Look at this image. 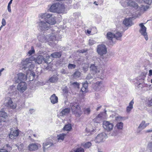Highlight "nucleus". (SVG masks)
Returning <instances> with one entry per match:
<instances>
[{
    "instance_id": "2eb2a0df",
    "label": "nucleus",
    "mask_w": 152,
    "mask_h": 152,
    "mask_svg": "<svg viewBox=\"0 0 152 152\" xmlns=\"http://www.w3.org/2000/svg\"><path fill=\"white\" fill-rule=\"evenodd\" d=\"M106 111L104 112L101 113L94 119V120L96 123H100L103 119H105L106 117Z\"/></svg>"
},
{
    "instance_id": "4c0bfd02",
    "label": "nucleus",
    "mask_w": 152,
    "mask_h": 152,
    "mask_svg": "<svg viewBox=\"0 0 152 152\" xmlns=\"http://www.w3.org/2000/svg\"><path fill=\"white\" fill-rule=\"evenodd\" d=\"M75 65L71 64H69L68 66V68L69 69H72L75 68Z\"/></svg>"
},
{
    "instance_id": "473e14b6",
    "label": "nucleus",
    "mask_w": 152,
    "mask_h": 152,
    "mask_svg": "<svg viewBox=\"0 0 152 152\" xmlns=\"http://www.w3.org/2000/svg\"><path fill=\"white\" fill-rule=\"evenodd\" d=\"M83 111L85 114L88 115L90 114L91 110L90 108H86L84 109Z\"/></svg>"
},
{
    "instance_id": "4468645a",
    "label": "nucleus",
    "mask_w": 152,
    "mask_h": 152,
    "mask_svg": "<svg viewBox=\"0 0 152 152\" xmlns=\"http://www.w3.org/2000/svg\"><path fill=\"white\" fill-rule=\"evenodd\" d=\"M139 26L140 27L139 31L142 35H143L146 40L148 39L147 33L146 32V28L144 25L143 23H140Z\"/></svg>"
},
{
    "instance_id": "2f4dec72",
    "label": "nucleus",
    "mask_w": 152,
    "mask_h": 152,
    "mask_svg": "<svg viewBox=\"0 0 152 152\" xmlns=\"http://www.w3.org/2000/svg\"><path fill=\"white\" fill-rule=\"evenodd\" d=\"M63 130L67 131H70L72 129L71 124H68L66 125L63 128Z\"/></svg>"
},
{
    "instance_id": "c9c22d12",
    "label": "nucleus",
    "mask_w": 152,
    "mask_h": 152,
    "mask_svg": "<svg viewBox=\"0 0 152 152\" xmlns=\"http://www.w3.org/2000/svg\"><path fill=\"white\" fill-rule=\"evenodd\" d=\"M81 73L78 71H75L73 74V76L76 78H78L80 76Z\"/></svg>"
},
{
    "instance_id": "f8f14e48",
    "label": "nucleus",
    "mask_w": 152,
    "mask_h": 152,
    "mask_svg": "<svg viewBox=\"0 0 152 152\" xmlns=\"http://www.w3.org/2000/svg\"><path fill=\"white\" fill-rule=\"evenodd\" d=\"M97 51L98 53L101 56L107 53V49L104 45H100L97 46Z\"/></svg>"
},
{
    "instance_id": "69168bd1",
    "label": "nucleus",
    "mask_w": 152,
    "mask_h": 152,
    "mask_svg": "<svg viewBox=\"0 0 152 152\" xmlns=\"http://www.w3.org/2000/svg\"><path fill=\"white\" fill-rule=\"evenodd\" d=\"M102 107V106H100L99 107H98L96 109V110L98 111L99 109H100Z\"/></svg>"
},
{
    "instance_id": "338daca9",
    "label": "nucleus",
    "mask_w": 152,
    "mask_h": 152,
    "mask_svg": "<svg viewBox=\"0 0 152 152\" xmlns=\"http://www.w3.org/2000/svg\"><path fill=\"white\" fill-rule=\"evenodd\" d=\"M147 132H152V129H149V130H148L147 131Z\"/></svg>"
},
{
    "instance_id": "5fc2aeb1",
    "label": "nucleus",
    "mask_w": 152,
    "mask_h": 152,
    "mask_svg": "<svg viewBox=\"0 0 152 152\" xmlns=\"http://www.w3.org/2000/svg\"><path fill=\"white\" fill-rule=\"evenodd\" d=\"M87 51V50H81L79 51V52L80 53H83L86 52Z\"/></svg>"
},
{
    "instance_id": "13d9d810",
    "label": "nucleus",
    "mask_w": 152,
    "mask_h": 152,
    "mask_svg": "<svg viewBox=\"0 0 152 152\" xmlns=\"http://www.w3.org/2000/svg\"><path fill=\"white\" fill-rule=\"evenodd\" d=\"M33 132L31 130H28L27 131V133L28 134H29L30 135H31V134H33Z\"/></svg>"
},
{
    "instance_id": "a19ab883",
    "label": "nucleus",
    "mask_w": 152,
    "mask_h": 152,
    "mask_svg": "<svg viewBox=\"0 0 152 152\" xmlns=\"http://www.w3.org/2000/svg\"><path fill=\"white\" fill-rule=\"evenodd\" d=\"M35 51L34 49V48L33 47H32L31 48V50H30L28 52V54L31 55L32 54L34 53Z\"/></svg>"
},
{
    "instance_id": "a211bd4d",
    "label": "nucleus",
    "mask_w": 152,
    "mask_h": 152,
    "mask_svg": "<svg viewBox=\"0 0 152 152\" xmlns=\"http://www.w3.org/2000/svg\"><path fill=\"white\" fill-rule=\"evenodd\" d=\"M19 130L18 129L14 130L13 128L11 129V131L9 134V137L11 139H13L17 137L19 135Z\"/></svg>"
},
{
    "instance_id": "20e7f679",
    "label": "nucleus",
    "mask_w": 152,
    "mask_h": 152,
    "mask_svg": "<svg viewBox=\"0 0 152 152\" xmlns=\"http://www.w3.org/2000/svg\"><path fill=\"white\" fill-rule=\"evenodd\" d=\"M121 5L124 7H126V6H129L134 8L137 10H139L140 9L137 4L132 0L128 1L126 2L124 1L123 0H122L121 1Z\"/></svg>"
},
{
    "instance_id": "393cba45",
    "label": "nucleus",
    "mask_w": 152,
    "mask_h": 152,
    "mask_svg": "<svg viewBox=\"0 0 152 152\" xmlns=\"http://www.w3.org/2000/svg\"><path fill=\"white\" fill-rule=\"evenodd\" d=\"M134 102L133 100H132L129 103V105L126 107V111L127 112L129 113L133 108V104Z\"/></svg>"
},
{
    "instance_id": "f257e3e1",
    "label": "nucleus",
    "mask_w": 152,
    "mask_h": 152,
    "mask_svg": "<svg viewBox=\"0 0 152 152\" xmlns=\"http://www.w3.org/2000/svg\"><path fill=\"white\" fill-rule=\"evenodd\" d=\"M33 61H34L36 63L38 64H42L43 61H44L45 63H48L47 60L45 59L43 56L39 55L36 58H35L33 56H31L29 58H26L25 61H23V64L25 66L28 65L31 67L34 68V65L32 63Z\"/></svg>"
},
{
    "instance_id": "7ed1b4c3",
    "label": "nucleus",
    "mask_w": 152,
    "mask_h": 152,
    "mask_svg": "<svg viewBox=\"0 0 152 152\" xmlns=\"http://www.w3.org/2000/svg\"><path fill=\"white\" fill-rule=\"evenodd\" d=\"M71 109L73 113L77 117H80L82 113L80 107L77 103H71L70 104Z\"/></svg>"
},
{
    "instance_id": "aec40b11",
    "label": "nucleus",
    "mask_w": 152,
    "mask_h": 152,
    "mask_svg": "<svg viewBox=\"0 0 152 152\" xmlns=\"http://www.w3.org/2000/svg\"><path fill=\"white\" fill-rule=\"evenodd\" d=\"M57 8V12L63 13L64 12L65 7L63 4L58 3Z\"/></svg>"
},
{
    "instance_id": "c85d7f7f",
    "label": "nucleus",
    "mask_w": 152,
    "mask_h": 152,
    "mask_svg": "<svg viewBox=\"0 0 152 152\" xmlns=\"http://www.w3.org/2000/svg\"><path fill=\"white\" fill-rule=\"evenodd\" d=\"M58 79L56 75H53L49 79L48 81L49 82L52 83H55L57 82Z\"/></svg>"
},
{
    "instance_id": "864d4df0",
    "label": "nucleus",
    "mask_w": 152,
    "mask_h": 152,
    "mask_svg": "<svg viewBox=\"0 0 152 152\" xmlns=\"http://www.w3.org/2000/svg\"><path fill=\"white\" fill-rule=\"evenodd\" d=\"M149 8V6H144L143 7V9H144L145 11L147 10Z\"/></svg>"
},
{
    "instance_id": "423d86ee",
    "label": "nucleus",
    "mask_w": 152,
    "mask_h": 152,
    "mask_svg": "<svg viewBox=\"0 0 152 152\" xmlns=\"http://www.w3.org/2000/svg\"><path fill=\"white\" fill-rule=\"evenodd\" d=\"M104 66V65L101 63H100V64L98 66H95L94 64H91L90 67V70L91 73L93 74H94L98 72H99L100 71L102 70V67Z\"/></svg>"
},
{
    "instance_id": "bf43d9fd",
    "label": "nucleus",
    "mask_w": 152,
    "mask_h": 152,
    "mask_svg": "<svg viewBox=\"0 0 152 152\" xmlns=\"http://www.w3.org/2000/svg\"><path fill=\"white\" fill-rule=\"evenodd\" d=\"M98 88H99L100 86H103L102 82H98Z\"/></svg>"
},
{
    "instance_id": "e2e57ef3",
    "label": "nucleus",
    "mask_w": 152,
    "mask_h": 152,
    "mask_svg": "<svg viewBox=\"0 0 152 152\" xmlns=\"http://www.w3.org/2000/svg\"><path fill=\"white\" fill-rule=\"evenodd\" d=\"M0 152H8L6 150H2L0 151Z\"/></svg>"
},
{
    "instance_id": "37998d69",
    "label": "nucleus",
    "mask_w": 152,
    "mask_h": 152,
    "mask_svg": "<svg viewBox=\"0 0 152 152\" xmlns=\"http://www.w3.org/2000/svg\"><path fill=\"white\" fill-rule=\"evenodd\" d=\"M75 152H84V150L82 148H77L75 151Z\"/></svg>"
},
{
    "instance_id": "1a4fd4ad",
    "label": "nucleus",
    "mask_w": 152,
    "mask_h": 152,
    "mask_svg": "<svg viewBox=\"0 0 152 152\" xmlns=\"http://www.w3.org/2000/svg\"><path fill=\"white\" fill-rule=\"evenodd\" d=\"M38 29L39 30L43 31L48 30L50 27L49 24L46 21L41 20L38 23Z\"/></svg>"
},
{
    "instance_id": "9b49d317",
    "label": "nucleus",
    "mask_w": 152,
    "mask_h": 152,
    "mask_svg": "<svg viewBox=\"0 0 152 152\" xmlns=\"http://www.w3.org/2000/svg\"><path fill=\"white\" fill-rule=\"evenodd\" d=\"M23 68H24L25 69H28V71H26V74L27 75V77L28 76H29L30 77V79L31 78V77H32V80L34 78V77L35 75V73L34 72L31 71V70L33 68H32L30 66H29L28 65H24L23 64Z\"/></svg>"
},
{
    "instance_id": "9d476101",
    "label": "nucleus",
    "mask_w": 152,
    "mask_h": 152,
    "mask_svg": "<svg viewBox=\"0 0 152 152\" xmlns=\"http://www.w3.org/2000/svg\"><path fill=\"white\" fill-rule=\"evenodd\" d=\"M53 141L50 139H47L43 144V151H45L50 148L54 146V144Z\"/></svg>"
},
{
    "instance_id": "a18cd8bd",
    "label": "nucleus",
    "mask_w": 152,
    "mask_h": 152,
    "mask_svg": "<svg viewBox=\"0 0 152 152\" xmlns=\"http://www.w3.org/2000/svg\"><path fill=\"white\" fill-rule=\"evenodd\" d=\"M96 43V41L94 40L91 39H89V44L90 45H92Z\"/></svg>"
},
{
    "instance_id": "39448f33",
    "label": "nucleus",
    "mask_w": 152,
    "mask_h": 152,
    "mask_svg": "<svg viewBox=\"0 0 152 152\" xmlns=\"http://www.w3.org/2000/svg\"><path fill=\"white\" fill-rule=\"evenodd\" d=\"M4 104L7 107L12 109H15L17 106L16 104L12 101L11 98L9 97L5 98Z\"/></svg>"
},
{
    "instance_id": "0e129e2a",
    "label": "nucleus",
    "mask_w": 152,
    "mask_h": 152,
    "mask_svg": "<svg viewBox=\"0 0 152 152\" xmlns=\"http://www.w3.org/2000/svg\"><path fill=\"white\" fill-rule=\"evenodd\" d=\"M4 68H2L0 70V76L1 75V72L4 70Z\"/></svg>"
},
{
    "instance_id": "c756f323",
    "label": "nucleus",
    "mask_w": 152,
    "mask_h": 152,
    "mask_svg": "<svg viewBox=\"0 0 152 152\" xmlns=\"http://www.w3.org/2000/svg\"><path fill=\"white\" fill-rule=\"evenodd\" d=\"M114 35L115 37V39H116V40H120L122 36V34L120 32H117Z\"/></svg>"
},
{
    "instance_id": "f704fd0d",
    "label": "nucleus",
    "mask_w": 152,
    "mask_h": 152,
    "mask_svg": "<svg viewBox=\"0 0 152 152\" xmlns=\"http://www.w3.org/2000/svg\"><path fill=\"white\" fill-rule=\"evenodd\" d=\"M146 126H147V125H145V121H143L139 126L138 128L140 129H143Z\"/></svg>"
},
{
    "instance_id": "de8ad7c7",
    "label": "nucleus",
    "mask_w": 152,
    "mask_h": 152,
    "mask_svg": "<svg viewBox=\"0 0 152 152\" xmlns=\"http://www.w3.org/2000/svg\"><path fill=\"white\" fill-rule=\"evenodd\" d=\"M144 2L149 5H150L152 2V0H144Z\"/></svg>"
},
{
    "instance_id": "c03bdc74",
    "label": "nucleus",
    "mask_w": 152,
    "mask_h": 152,
    "mask_svg": "<svg viewBox=\"0 0 152 152\" xmlns=\"http://www.w3.org/2000/svg\"><path fill=\"white\" fill-rule=\"evenodd\" d=\"M56 37L54 36L50 35L49 36V40L51 41H54L55 40Z\"/></svg>"
},
{
    "instance_id": "6ab92c4d",
    "label": "nucleus",
    "mask_w": 152,
    "mask_h": 152,
    "mask_svg": "<svg viewBox=\"0 0 152 152\" xmlns=\"http://www.w3.org/2000/svg\"><path fill=\"white\" fill-rule=\"evenodd\" d=\"M132 18H126L123 21V24L126 26H131L133 24L132 21Z\"/></svg>"
},
{
    "instance_id": "dca6fc26",
    "label": "nucleus",
    "mask_w": 152,
    "mask_h": 152,
    "mask_svg": "<svg viewBox=\"0 0 152 152\" xmlns=\"http://www.w3.org/2000/svg\"><path fill=\"white\" fill-rule=\"evenodd\" d=\"M113 124L109 121H104L103 123V128L107 132L110 131L113 129Z\"/></svg>"
},
{
    "instance_id": "5701e85b",
    "label": "nucleus",
    "mask_w": 152,
    "mask_h": 152,
    "mask_svg": "<svg viewBox=\"0 0 152 152\" xmlns=\"http://www.w3.org/2000/svg\"><path fill=\"white\" fill-rule=\"evenodd\" d=\"M50 99L51 102L53 104L57 103L58 102V97L55 94H53L51 96Z\"/></svg>"
},
{
    "instance_id": "f03ea898",
    "label": "nucleus",
    "mask_w": 152,
    "mask_h": 152,
    "mask_svg": "<svg viewBox=\"0 0 152 152\" xmlns=\"http://www.w3.org/2000/svg\"><path fill=\"white\" fill-rule=\"evenodd\" d=\"M40 17L42 19L46 21L47 23L49 24V26L50 25H53L56 23L54 16H53L52 14L47 13H44L42 14Z\"/></svg>"
},
{
    "instance_id": "412c9836",
    "label": "nucleus",
    "mask_w": 152,
    "mask_h": 152,
    "mask_svg": "<svg viewBox=\"0 0 152 152\" xmlns=\"http://www.w3.org/2000/svg\"><path fill=\"white\" fill-rule=\"evenodd\" d=\"M38 146L37 143H33L28 146V149L30 151H35L38 149Z\"/></svg>"
},
{
    "instance_id": "09e8293b",
    "label": "nucleus",
    "mask_w": 152,
    "mask_h": 152,
    "mask_svg": "<svg viewBox=\"0 0 152 152\" xmlns=\"http://www.w3.org/2000/svg\"><path fill=\"white\" fill-rule=\"evenodd\" d=\"M1 23L2 24V25L1 26H2V27L3 26H5L6 25V23L5 20L3 18L2 19Z\"/></svg>"
},
{
    "instance_id": "e433bc0d",
    "label": "nucleus",
    "mask_w": 152,
    "mask_h": 152,
    "mask_svg": "<svg viewBox=\"0 0 152 152\" xmlns=\"http://www.w3.org/2000/svg\"><path fill=\"white\" fill-rule=\"evenodd\" d=\"M116 126L118 129H122L123 127V124L122 122L118 123L117 124Z\"/></svg>"
},
{
    "instance_id": "ddd939ff",
    "label": "nucleus",
    "mask_w": 152,
    "mask_h": 152,
    "mask_svg": "<svg viewBox=\"0 0 152 152\" xmlns=\"http://www.w3.org/2000/svg\"><path fill=\"white\" fill-rule=\"evenodd\" d=\"M107 136L105 133L102 132L97 135L96 137L95 141L99 143L104 141L107 138Z\"/></svg>"
},
{
    "instance_id": "b1692460",
    "label": "nucleus",
    "mask_w": 152,
    "mask_h": 152,
    "mask_svg": "<svg viewBox=\"0 0 152 152\" xmlns=\"http://www.w3.org/2000/svg\"><path fill=\"white\" fill-rule=\"evenodd\" d=\"M58 3H56L52 5L50 8V10L52 12H57V8Z\"/></svg>"
},
{
    "instance_id": "603ef678",
    "label": "nucleus",
    "mask_w": 152,
    "mask_h": 152,
    "mask_svg": "<svg viewBox=\"0 0 152 152\" xmlns=\"http://www.w3.org/2000/svg\"><path fill=\"white\" fill-rule=\"evenodd\" d=\"M7 10L8 11L11 12V4H8L7 6Z\"/></svg>"
},
{
    "instance_id": "ea45409f",
    "label": "nucleus",
    "mask_w": 152,
    "mask_h": 152,
    "mask_svg": "<svg viewBox=\"0 0 152 152\" xmlns=\"http://www.w3.org/2000/svg\"><path fill=\"white\" fill-rule=\"evenodd\" d=\"M71 85H72L74 86L75 87H77L78 88L79 86V83H77V82H75L73 83H70Z\"/></svg>"
},
{
    "instance_id": "7c9ffc66",
    "label": "nucleus",
    "mask_w": 152,
    "mask_h": 152,
    "mask_svg": "<svg viewBox=\"0 0 152 152\" xmlns=\"http://www.w3.org/2000/svg\"><path fill=\"white\" fill-rule=\"evenodd\" d=\"M82 146L86 148H89L91 145V143L90 142L83 143L81 144Z\"/></svg>"
},
{
    "instance_id": "58836bf2",
    "label": "nucleus",
    "mask_w": 152,
    "mask_h": 152,
    "mask_svg": "<svg viewBox=\"0 0 152 152\" xmlns=\"http://www.w3.org/2000/svg\"><path fill=\"white\" fill-rule=\"evenodd\" d=\"M142 80L140 79L139 80H137V82L135 83V85L137 86L138 88L142 87L143 85L140 82V80Z\"/></svg>"
},
{
    "instance_id": "680f3d73",
    "label": "nucleus",
    "mask_w": 152,
    "mask_h": 152,
    "mask_svg": "<svg viewBox=\"0 0 152 152\" xmlns=\"http://www.w3.org/2000/svg\"><path fill=\"white\" fill-rule=\"evenodd\" d=\"M149 76L152 75V70L150 69L149 70Z\"/></svg>"
},
{
    "instance_id": "4be33fe9",
    "label": "nucleus",
    "mask_w": 152,
    "mask_h": 152,
    "mask_svg": "<svg viewBox=\"0 0 152 152\" xmlns=\"http://www.w3.org/2000/svg\"><path fill=\"white\" fill-rule=\"evenodd\" d=\"M70 111V109L66 108L63 109L60 113L59 115L61 116H63L68 114Z\"/></svg>"
},
{
    "instance_id": "0eeeda50",
    "label": "nucleus",
    "mask_w": 152,
    "mask_h": 152,
    "mask_svg": "<svg viewBox=\"0 0 152 152\" xmlns=\"http://www.w3.org/2000/svg\"><path fill=\"white\" fill-rule=\"evenodd\" d=\"M27 75L20 73L18 74L15 77L14 81L15 83H18L22 82H24L27 79Z\"/></svg>"
},
{
    "instance_id": "6e6d98bb",
    "label": "nucleus",
    "mask_w": 152,
    "mask_h": 152,
    "mask_svg": "<svg viewBox=\"0 0 152 152\" xmlns=\"http://www.w3.org/2000/svg\"><path fill=\"white\" fill-rule=\"evenodd\" d=\"M42 39H39V41H40V42H44L45 41V37H44L43 36H42Z\"/></svg>"
},
{
    "instance_id": "774afa93",
    "label": "nucleus",
    "mask_w": 152,
    "mask_h": 152,
    "mask_svg": "<svg viewBox=\"0 0 152 152\" xmlns=\"http://www.w3.org/2000/svg\"><path fill=\"white\" fill-rule=\"evenodd\" d=\"M87 33L88 34H90L91 33V31H89V30H88L87 31Z\"/></svg>"
},
{
    "instance_id": "3c124183",
    "label": "nucleus",
    "mask_w": 152,
    "mask_h": 152,
    "mask_svg": "<svg viewBox=\"0 0 152 152\" xmlns=\"http://www.w3.org/2000/svg\"><path fill=\"white\" fill-rule=\"evenodd\" d=\"M117 134V132L116 130H115L111 134V135L112 136H115Z\"/></svg>"
},
{
    "instance_id": "8fccbe9b",
    "label": "nucleus",
    "mask_w": 152,
    "mask_h": 152,
    "mask_svg": "<svg viewBox=\"0 0 152 152\" xmlns=\"http://www.w3.org/2000/svg\"><path fill=\"white\" fill-rule=\"evenodd\" d=\"M148 147L150 150L152 149V142H149L148 144Z\"/></svg>"
},
{
    "instance_id": "cd10ccee",
    "label": "nucleus",
    "mask_w": 152,
    "mask_h": 152,
    "mask_svg": "<svg viewBox=\"0 0 152 152\" xmlns=\"http://www.w3.org/2000/svg\"><path fill=\"white\" fill-rule=\"evenodd\" d=\"M61 53L59 52H55L50 55V56L53 58H59L61 56Z\"/></svg>"
},
{
    "instance_id": "49530a36",
    "label": "nucleus",
    "mask_w": 152,
    "mask_h": 152,
    "mask_svg": "<svg viewBox=\"0 0 152 152\" xmlns=\"http://www.w3.org/2000/svg\"><path fill=\"white\" fill-rule=\"evenodd\" d=\"M93 78V76L91 75L90 74H89L87 75L86 79L87 80H90L92 79Z\"/></svg>"
},
{
    "instance_id": "79ce46f5",
    "label": "nucleus",
    "mask_w": 152,
    "mask_h": 152,
    "mask_svg": "<svg viewBox=\"0 0 152 152\" xmlns=\"http://www.w3.org/2000/svg\"><path fill=\"white\" fill-rule=\"evenodd\" d=\"M124 118L122 117L118 116L115 118V120L117 121H119L123 120Z\"/></svg>"
},
{
    "instance_id": "f3484780",
    "label": "nucleus",
    "mask_w": 152,
    "mask_h": 152,
    "mask_svg": "<svg viewBox=\"0 0 152 152\" xmlns=\"http://www.w3.org/2000/svg\"><path fill=\"white\" fill-rule=\"evenodd\" d=\"M17 88L18 90L20 92H23L27 88V85L25 82L18 83Z\"/></svg>"
},
{
    "instance_id": "052dcab7",
    "label": "nucleus",
    "mask_w": 152,
    "mask_h": 152,
    "mask_svg": "<svg viewBox=\"0 0 152 152\" xmlns=\"http://www.w3.org/2000/svg\"><path fill=\"white\" fill-rule=\"evenodd\" d=\"M148 105L150 106H152V99L149 101Z\"/></svg>"
},
{
    "instance_id": "72a5a7b5",
    "label": "nucleus",
    "mask_w": 152,
    "mask_h": 152,
    "mask_svg": "<svg viewBox=\"0 0 152 152\" xmlns=\"http://www.w3.org/2000/svg\"><path fill=\"white\" fill-rule=\"evenodd\" d=\"M66 134H60L59 135H58V141L59 142H61L60 140L63 141L64 139V136H66Z\"/></svg>"
},
{
    "instance_id": "a878e982",
    "label": "nucleus",
    "mask_w": 152,
    "mask_h": 152,
    "mask_svg": "<svg viewBox=\"0 0 152 152\" xmlns=\"http://www.w3.org/2000/svg\"><path fill=\"white\" fill-rule=\"evenodd\" d=\"M88 82L86 80L85 82L83 84V87L81 89V91L83 93H85L86 91V90L88 88Z\"/></svg>"
},
{
    "instance_id": "bb28decb",
    "label": "nucleus",
    "mask_w": 152,
    "mask_h": 152,
    "mask_svg": "<svg viewBox=\"0 0 152 152\" xmlns=\"http://www.w3.org/2000/svg\"><path fill=\"white\" fill-rule=\"evenodd\" d=\"M8 90L9 91V92L10 93H13V94H14V93H16L18 92V91L17 90L15 86L13 85L10 86Z\"/></svg>"
},
{
    "instance_id": "6e6552de",
    "label": "nucleus",
    "mask_w": 152,
    "mask_h": 152,
    "mask_svg": "<svg viewBox=\"0 0 152 152\" xmlns=\"http://www.w3.org/2000/svg\"><path fill=\"white\" fill-rule=\"evenodd\" d=\"M106 37L108 39L109 42L106 44L108 45H113L116 42V39L115 38V35L111 32H108L106 35Z\"/></svg>"
},
{
    "instance_id": "4d7b16f0",
    "label": "nucleus",
    "mask_w": 152,
    "mask_h": 152,
    "mask_svg": "<svg viewBox=\"0 0 152 152\" xmlns=\"http://www.w3.org/2000/svg\"><path fill=\"white\" fill-rule=\"evenodd\" d=\"M61 72L62 73V74H65L66 73V70H65V69H62L61 70Z\"/></svg>"
}]
</instances>
